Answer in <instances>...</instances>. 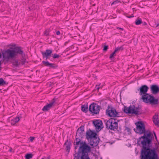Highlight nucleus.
I'll list each match as a JSON object with an SVG mask.
<instances>
[{"instance_id": "f257e3e1", "label": "nucleus", "mask_w": 159, "mask_h": 159, "mask_svg": "<svg viewBox=\"0 0 159 159\" xmlns=\"http://www.w3.org/2000/svg\"><path fill=\"white\" fill-rule=\"evenodd\" d=\"M5 52L7 58L9 59L14 58L17 54L21 55L22 57L20 60L14 59L12 61L13 65L16 67H18L21 65H24L26 62V59L25 57V54L20 47H16L12 49H7Z\"/></svg>"}, {"instance_id": "f03ea898", "label": "nucleus", "mask_w": 159, "mask_h": 159, "mask_svg": "<svg viewBox=\"0 0 159 159\" xmlns=\"http://www.w3.org/2000/svg\"><path fill=\"white\" fill-rule=\"evenodd\" d=\"M144 134L139 138L138 140L137 143L139 145L141 144L142 145L140 152L147 153H157L155 148L152 149L150 148V144L151 143V139L149 138L151 135V133L149 132L146 134V132L143 133Z\"/></svg>"}, {"instance_id": "7ed1b4c3", "label": "nucleus", "mask_w": 159, "mask_h": 159, "mask_svg": "<svg viewBox=\"0 0 159 159\" xmlns=\"http://www.w3.org/2000/svg\"><path fill=\"white\" fill-rule=\"evenodd\" d=\"M75 143L76 145H80L77 153L80 154L81 153V155L88 154V153L90 152L91 148L85 142L81 141L79 139L76 138V142L74 143Z\"/></svg>"}, {"instance_id": "20e7f679", "label": "nucleus", "mask_w": 159, "mask_h": 159, "mask_svg": "<svg viewBox=\"0 0 159 159\" xmlns=\"http://www.w3.org/2000/svg\"><path fill=\"white\" fill-rule=\"evenodd\" d=\"M141 107L139 106L136 107L134 105H130L129 107H125L124 111L126 113L139 115L142 113Z\"/></svg>"}, {"instance_id": "39448f33", "label": "nucleus", "mask_w": 159, "mask_h": 159, "mask_svg": "<svg viewBox=\"0 0 159 159\" xmlns=\"http://www.w3.org/2000/svg\"><path fill=\"white\" fill-rule=\"evenodd\" d=\"M141 98L143 101L146 103L149 102L152 105H157L158 104V100L155 99L153 96L148 94L142 96Z\"/></svg>"}, {"instance_id": "423d86ee", "label": "nucleus", "mask_w": 159, "mask_h": 159, "mask_svg": "<svg viewBox=\"0 0 159 159\" xmlns=\"http://www.w3.org/2000/svg\"><path fill=\"white\" fill-rule=\"evenodd\" d=\"M118 121L114 118H111L108 120L106 123L107 128L111 130L117 129L118 127Z\"/></svg>"}, {"instance_id": "0eeeda50", "label": "nucleus", "mask_w": 159, "mask_h": 159, "mask_svg": "<svg viewBox=\"0 0 159 159\" xmlns=\"http://www.w3.org/2000/svg\"><path fill=\"white\" fill-rule=\"evenodd\" d=\"M141 159H159L157 153L140 152Z\"/></svg>"}, {"instance_id": "6e6552de", "label": "nucleus", "mask_w": 159, "mask_h": 159, "mask_svg": "<svg viewBox=\"0 0 159 159\" xmlns=\"http://www.w3.org/2000/svg\"><path fill=\"white\" fill-rule=\"evenodd\" d=\"M136 125V129L134 130L137 133L141 134L146 132L145 125L142 122L139 121L135 123Z\"/></svg>"}, {"instance_id": "1a4fd4ad", "label": "nucleus", "mask_w": 159, "mask_h": 159, "mask_svg": "<svg viewBox=\"0 0 159 159\" xmlns=\"http://www.w3.org/2000/svg\"><path fill=\"white\" fill-rule=\"evenodd\" d=\"M101 109V107L97 103H93L89 107V111L93 114V115L98 114Z\"/></svg>"}, {"instance_id": "9d476101", "label": "nucleus", "mask_w": 159, "mask_h": 159, "mask_svg": "<svg viewBox=\"0 0 159 159\" xmlns=\"http://www.w3.org/2000/svg\"><path fill=\"white\" fill-rule=\"evenodd\" d=\"M106 113L107 115L110 117L120 116L119 112H117L114 108L112 107H108V109L106 110Z\"/></svg>"}, {"instance_id": "9b49d317", "label": "nucleus", "mask_w": 159, "mask_h": 159, "mask_svg": "<svg viewBox=\"0 0 159 159\" xmlns=\"http://www.w3.org/2000/svg\"><path fill=\"white\" fill-rule=\"evenodd\" d=\"M52 53V49H47L44 52H41L43 58H45L46 60L49 59L51 57Z\"/></svg>"}, {"instance_id": "f8f14e48", "label": "nucleus", "mask_w": 159, "mask_h": 159, "mask_svg": "<svg viewBox=\"0 0 159 159\" xmlns=\"http://www.w3.org/2000/svg\"><path fill=\"white\" fill-rule=\"evenodd\" d=\"M84 126H81L79 128L76 132V136L78 137V139L82 138L84 136Z\"/></svg>"}, {"instance_id": "ddd939ff", "label": "nucleus", "mask_w": 159, "mask_h": 159, "mask_svg": "<svg viewBox=\"0 0 159 159\" xmlns=\"http://www.w3.org/2000/svg\"><path fill=\"white\" fill-rule=\"evenodd\" d=\"M93 124L96 129L101 130L102 128V123L101 120H97L93 121Z\"/></svg>"}, {"instance_id": "4468645a", "label": "nucleus", "mask_w": 159, "mask_h": 159, "mask_svg": "<svg viewBox=\"0 0 159 159\" xmlns=\"http://www.w3.org/2000/svg\"><path fill=\"white\" fill-rule=\"evenodd\" d=\"M97 135V134L95 132H93L90 129L86 132V136L87 139L91 140Z\"/></svg>"}, {"instance_id": "2eb2a0df", "label": "nucleus", "mask_w": 159, "mask_h": 159, "mask_svg": "<svg viewBox=\"0 0 159 159\" xmlns=\"http://www.w3.org/2000/svg\"><path fill=\"white\" fill-rule=\"evenodd\" d=\"M74 159H91L88 154L81 155L80 157L79 153H76L74 155Z\"/></svg>"}, {"instance_id": "dca6fc26", "label": "nucleus", "mask_w": 159, "mask_h": 159, "mask_svg": "<svg viewBox=\"0 0 159 159\" xmlns=\"http://www.w3.org/2000/svg\"><path fill=\"white\" fill-rule=\"evenodd\" d=\"M148 89V87L146 85L142 86L139 89V94L140 95H146Z\"/></svg>"}, {"instance_id": "f3484780", "label": "nucleus", "mask_w": 159, "mask_h": 159, "mask_svg": "<svg viewBox=\"0 0 159 159\" xmlns=\"http://www.w3.org/2000/svg\"><path fill=\"white\" fill-rule=\"evenodd\" d=\"M95 137V138H93L92 140H90L89 142L90 145L93 147L97 146L99 143L98 139L97 136Z\"/></svg>"}, {"instance_id": "a211bd4d", "label": "nucleus", "mask_w": 159, "mask_h": 159, "mask_svg": "<svg viewBox=\"0 0 159 159\" xmlns=\"http://www.w3.org/2000/svg\"><path fill=\"white\" fill-rule=\"evenodd\" d=\"M42 63L45 66H48L52 68L55 69L57 67V65L50 63L48 61H43Z\"/></svg>"}, {"instance_id": "6ab92c4d", "label": "nucleus", "mask_w": 159, "mask_h": 159, "mask_svg": "<svg viewBox=\"0 0 159 159\" xmlns=\"http://www.w3.org/2000/svg\"><path fill=\"white\" fill-rule=\"evenodd\" d=\"M150 88L153 94H156L159 92V87L156 85H152Z\"/></svg>"}, {"instance_id": "aec40b11", "label": "nucleus", "mask_w": 159, "mask_h": 159, "mask_svg": "<svg viewBox=\"0 0 159 159\" xmlns=\"http://www.w3.org/2000/svg\"><path fill=\"white\" fill-rule=\"evenodd\" d=\"M54 102L55 101H54L45 106L43 108L42 110L44 111H48L52 107Z\"/></svg>"}, {"instance_id": "412c9836", "label": "nucleus", "mask_w": 159, "mask_h": 159, "mask_svg": "<svg viewBox=\"0 0 159 159\" xmlns=\"http://www.w3.org/2000/svg\"><path fill=\"white\" fill-rule=\"evenodd\" d=\"M64 145L66 146V150L68 152H70V146L71 143L70 141H69L68 140H67L65 142Z\"/></svg>"}, {"instance_id": "4be33fe9", "label": "nucleus", "mask_w": 159, "mask_h": 159, "mask_svg": "<svg viewBox=\"0 0 159 159\" xmlns=\"http://www.w3.org/2000/svg\"><path fill=\"white\" fill-rule=\"evenodd\" d=\"M153 121L156 125H158L159 124V119H158L157 116L155 115L153 116Z\"/></svg>"}, {"instance_id": "5701e85b", "label": "nucleus", "mask_w": 159, "mask_h": 159, "mask_svg": "<svg viewBox=\"0 0 159 159\" xmlns=\"http://www.w3.org/2000/svg\"><path fill=\"white\" fill-rule=\"evenodd\" d=\"M81 110L85 113H86L88 111V107L87 104L82 105L81 106Z\"/></svg>"}, {"instance_id": "b1692460", "label": "nucleus", "mask_w": 159, "mask_h": 159, "mask_svg": "<svg viewBox=\"0 0 159 159\" xmlns=\"http://www.w3.org/2000/svg\"><path fill=\"white\" fill-rule=\"evenodd\" d=\"M8 82L5 81L2 78H0V86L7 85Z\"/></svg>"}, {"instance_id": "393cba45", "label": "nucleus", "mask_w": 159, "mask_h": 159, "mask_svg": "<svg viewBox=\"0 0 159 159\" xmlns=\"http://www.w3.org/2000/svg\"><path fill=\"white\" fill-rule=\"evenodd\" d=\"M20 120L19 117H16L14 119H12L11 120V124L14 125L16 123L18 122Z\"/></svg>"}, {"instance_id": "a878e982", "label": "nucleus", "mask_w": 159, "mask_h": 159, "mask_svg": "<svg viewBox=\"0 0 159 159\" xmlns=\"http://www.w3.org/2000/svg\"><path fill=\"white\" fill-rule=\"evenodd\" d=\"M142 23L141 19L139 18H138L136 20L135 23L136 25H140Z\"/></svg>"}, {"instance_id": "bb28decb", "label": "nucleus", "mask_w": 159, "mask_h": 159, "mask_svg": "<svg viewBox=\"0 0 159 159\" xmlns=\"http://www.w3.org/2000/svg\"><path fill=\"white\" fill-rule=\"evenodd\" d=\"M123 46H122L120 47H118L116 48L115 50V52L116 53L118 52L119 51H122L123 50Z\"/></svg>"}, {"instance_id": "cd10ccee", "label": "nucleus", "mask_w": 159, "mask_h": 159, "mask_svg": "<svg viewBox=\"0 0 159 159\" xmlns=\"http://www.w3.org/2000/svg\"><path fill=\"white\" fill-rule=\"evenodd\" d=\"M33 155L31 154H27L25 156V157L26 159H30L32 158Z\"/></svg>"}, {"instance_id": "c85d7f7f", "label": "nucleus", "mask_w": 159, "mask_h": 159, "mask_svg": "<svg viewBox=\"0 0 159 159\" xmlns=\"http://www.w3.org/2000/svg\"><path fill=\"white\" fill-rule=\"evenodd\" d=\"M50 31V29H49L46 30L44 32V34L46 36H48L49 34Z\"/></svg>"}, {"instance_id": "c756f323", "label": "nucleus", "mask_w": 159, "mask_h": 159, "mask_svg": "<svg viewBox=\"0 0 159 159\" xmlns=\"http://www.w3.org/2000/svg\"><path fill=\"white\" fill-rule=\"evenodd\" d=\"M60 57V55L58 54H57L56 53L54 54L53 56H52V57L53 58L55 59L57 58H58Z\"/></svg>"}, {"instance_id": "7c9ffc66", "label": "nucleus", "mask_w": 159, "mask_h": 159, "mask_svg": "<svg viewBox=\"0 0 159 159\" xmlns=\"http://www.w3.org/2000/svg\"><path fill=\"white\" fill-rule=\"evenodd\" d=\"M125 130L128 132L129 134L131 133V129L128 127H126Z\"/></svg>"}, {"instance_id": "2f4dec72", "label": "nucleus", "mask_w": 159, "mask_h": 159, "mask_svg": "<svg viewBox=\"0 0 159 159\" xmlns=\"http://www.w3.org/2000/svg\"><path fill=\"white\" fill-rule=\"evenodd\" d=\"M116 53V52H115V51H114L110 55L109 58L110 59H111L114 57Z\"/></svg>"}, {"instance_id": "473e14b6", "label": "nucleus", "mask_w": 159, "mask_h": 159, "mask_svg": "<svg viewBox=\"0 0 159 159\" xmlns=\"http://www.w3.org/2000/svg\"><path fill=\"white\" fill-rule=\"evenodd\" d=\"M108 49V46L107 45H105L104 47L103 51H106Z\"/></svg>"}, {"instance_id": "72a5a7b5", "label": "nucleus", "mask_w": 159, "mask_h": 159, "mask_svg": "<svg viewBox=\"0 0 159 159\" xmlns=\"http://www.w3.org/2000/svg\"><path fill=\"white\" fill-rule=\"evenodd\" d=\"M119 2L118 0L115 1L111 3V5L112 6L113 4H116L117 3Z\"/></svg>"}, {"instance_id": "f704fd0d", "label": "nucleus", "mask_w": 159, "mask_h": 159, "mask_svg": "<svg viewBox=\"0 0 159 159\" xmlns=\"http://www.w3.org/2000/svg\"><path fill=\"white\" fill-rule=\"evenodd\" d=\"M50 156H48V157H44L42 158L41 159H50Z\"/></svg>"}, {"instance_id": "c9c22d12", "label": "nucleus", "mask_w": 159, "mask_h": 159, "mask_svg": "<svg viewBox=\"0 0 159 159\" xmlns=\"http://www.w3.org/2000/svg\"><path fill=\"white\" fill-rule=\"evenodd\" d=\"M34 139V137H30V140L31 142L33 141V140Z\"/></svg>"}, {"instance_id": "e433bc0d", "label": "nucleus", "mask_w": 159, "mask_h": 159, "mask_svg": "<svg viewBox=\"0 0 159 159\" xmlns=\"http://www.w3.org/2000/svg\"><path fill=\"white\" fill-rule=\"evenodd\" d=\"M117 29L118 30H123V28H120V27H117Z\"/></svg>"}, {"instance_id": "4c0bfd02", "label": "nucleus", "mask_w": 159, "mask_h": 159, "mask_svg": "<svg viewBox=\"0 0 159 159\" xmlns=\"http://www.w3.org/2000/svg\"><path fill=\"white\" fill-rule=\"evenodd\" d=\"M56 34L57 35H59L60 34V32L59 31H57L56 32Z\"/></svg>"}, {"instance_id": "58836bf2", "label": "nucleus", "mask_w": 159, "mask_h": 159, "mask_svg": "<svg viewBox=\"0 0 159 159\" xmlns=\"http://www.w3.org/2000/svg\"><path fill=\"white\" fill-rule=\"evenodd\" d=\"M134 16L133 15L130 16H127V17H128L129 18H131V17H134Z\"/></svg>"}, {"instance_id": "ea45409f", "label": "nucleus", "mask_w": 159, "mask_h": 159, "mask_svg": "<svg viewBox=\"0 0 159 159\" xmlns=\"http://www.w3.org/2000/svg\"><path fill=\"white\" fill-rule=\"evenodd\" d=\"M154 136H155V139H156V140H157V136H156V134H155V133H154Z\"/></svg>"}, {"instance_id": "a19ab883", "label": "nucleus", "mask_w": 159, "mask_h": 159, "mask_svg": "<svg viewBox=\"0 0 159 159\" xmlns=\"http://www.w3.org/2000/svg\"><path fill=\"white\" fill-rule=\"evenodd\" d=\"M96 88L98 90L100 88L98 87V86H97V85H96Z\"/></svg>"}, {"instance_id": "79ce46f5", "label": "nucleus", "mask_w": 159, "mask_h": 159, "mask_svg": "<svg viewBox=\"0 0 159 159\" xmlns=\"http://www.w3.org/2000/svg\"><path fill=\"white\" fill-rule=\"evenodd\" d=\"M12 148H11L9 150V151H10V152H12Z\"/></svg>"}, {"instance_id": "37998d69", "label": "nucleus", "mask_w": 159, "mask_h": 159, "mask_svg": "<svg viewBox=\"0 0 159 159\" xmlns=\"http://www.w3.org/2000/svg\"><path fill=\"white\" fill-rule=\"evenodd\" d=\"M159 25V24H157V25H156V26H155V27H158Z\"/></svg>"}, {"instance_id": "c03bdc74", "label": "nucleus", "mask_w": 159, "mask_h": 159, "mask_svg": "<svg viewBox=\"0 0 159 159\" xmlns=\"http://www.w3.org/2000/svg\"><path fill=\"white\" fill-rule=\"evenodd\" d=\"M78 145H77V146H75V149H77V147H78Z\"/></svg>"}, {"instance_id": "a18cd8bd", "label": "nucleus", "mask_w": 159, "mask_h": 159, "mask_svg": "<svg viewBox=\"0 0 159 159\" xmlns=\"http://www.w3.org/2000/svg\"><path fill=\"white\" fill-rule=\"evenodd\" d=\"M147 25V23L146 22H144L143 24V25Z\"/></svg>"}]
</instances>
